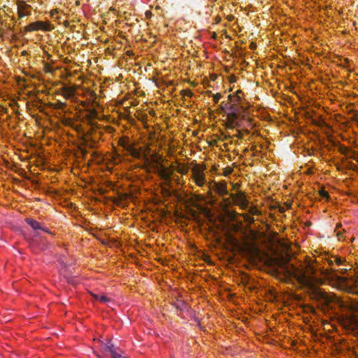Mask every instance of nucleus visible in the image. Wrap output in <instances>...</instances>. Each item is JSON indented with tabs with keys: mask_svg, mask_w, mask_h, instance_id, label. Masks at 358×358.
<instances>
[{
	"mask_svg": "<svg viewBox=\"0 0 358 358\" xmlns=\"http://www.w3.org/2000/svg\"><path fill=\"white\" fill-rule=\"evenodd\" d=\"M287 275L295 279L299 284L308 287L314 297L328 306L337 300L336 295L322 291L317 286L323 283L322 278L317 276L316 270L310 264H301L299 267L291 265L287 268Z\"/></svg>",
	"mask_w": 358,
	"mask_h": 358,
	"instance_id": "f257e3e1",
	"label": "nucleus"
},
{
	"mask_svg": "<svg viewBox=\"0 0 358 358\" xmlns=\"http://www.w3.org/2000/svg\"><path fill=\"white\" fill-rule=\"evenodd\" d=\"M228 99L229 101L222 102L221 106L227 114L229 121L234 124L243 115L246 108V102L243 98V92L241 90L229 94Z\"/></svg>",
	"mask_w": 358,
	"mask_h": 358,
	"instance_id": "f03ea898",
	"label": "nucleus"
},
{
	"mask_svg": "<svg viewBox=\"0 0 358 358\" xmlns=\"http://www.w3.org/2000/svg\"><path fill=\"white\" fill-rule=\"evenodd\" d=\"M138 142L131 140L128 136H122L118 140V145L123 148L125 155H129L134 159L143 161V166H148L150 158L146 150L142 147H137Z\"/></svg>",
	"mask_w": 358,
	"mask_h": 358,
	"instance_id": "7ed1b4c3",
	"label": "nucleus"
},
{
	"mask_svg": "<svg viewBox=\"0 0 358 358\" xmlns=\"http://www.w3.org/2000/svg\"><path fill=\"white\" fill-rule=\"evenodd\" d=\"M87 94H89V97L87 98L85 101H80L78 99V102H76L83 108V109L87 112L85 115L86 118L89 121H92L98 117V113L96 109V94L94 92L88 91Z\"/></svg>",
	"mask_w": 358,
	"mask_h": 358,
	"instance_id": "20e7f679",
	"label": "nucleus"
},
{
	"mask_svg": "<svg viewBox=\"0 0 358 358\" xmlns=\"http://www.w3.org/2000/svg\"><path fill=\"white\" fill-rule=\"evenodd\" d=\"M206 166L203 164H196L192 168V178L199 187H203L206 182Z\"/></svg>",
	"mask_w": 358,
	"mask_h": 358,
	"instance_id": "39448f33",
	"label": "nucleus"
},
{
	"mask_svg": "<svg viewBox=\"0 0 358 358\" xmlns=\"http://www.w3.org/2000/svg\"><path fill=\"white\" fill-rule=\"evenodd\" d=\"M77 88V85H66L59 90V94L65 99L70 100L73 103L78 102V98L76 96Z\"/></svg>",
	"mask_w": 358,
	"mask_h": 358,
	"instance_id": "423d86ee",
	"label": "nucleus"
},
{
	"mask_svg": "<svg viewBox=\"0 0 358 358\" xmlns=\"http://www.w3.org/2000/svg\"><path fill=\"white\" fill-rule=\"evenodd\" d=\"M230 197L232 199L236 205L240 206L243 210H245L248 206V201L244 192H238L235 194H230Z\"/></svg>",
	"mask_w": 358,
	"mask_h": 358,
	"instance_id": "0eeeda50",
	"label": "nucleus"
},
{
	"mask_svg": "<svg viewBox=\"0 0 358 358\" xmlns=\"http://www.w3.org/2000/svg\"><path fill=\"white\" fill-rule=\"evenodd\" d=\"M212 188L220 196H225L229 194L227 190V186L225 181L221 182H213Z\"/></svg>",
	"mask_w": 358,
	"mask_h": 358,
	"instance_id": "6e6552de",
	"label": "nucleus"
},
{
	"mask_svg": "<svg viewBox=\"0 0 358 358\" xmlns=\"http://www.w3.org/2000/svg\"><path fill=\"white\" fill-rule=\"evenodd\" d=\"M25 31H31L35 30H46L49 31L54 29L53 24H29L25 27Z\"/></svg>",
	"mask_w": 358,
	"mask_h": 358,
	"instance_id": "1a4fd4ad",
	"label": "nucleus"
},
{
	"mask_svg": "<svg viewBox=\"0 0 358 358\" xmlns=\"http://www.w3.org/2000/svg\"><path fill=\"white\" fill-rule=\"evenodd\" d=\"M158 174L160 178L169 182L172 175V171L163 165H161L158 169Z\"/></svg>",
	"mask_w": 358,
	"mask_h": 358,
	"instance_id": "9d476101",
	"label": "nucleus"
},
{
	"mask_svg": "<svg viewBox=\"0 0 358 358\" xmlns=\"http://www.w3.org/2000/svg\"><path fill=\"white\" fill-rule=\"evenodd\" d=\"M25 221L34 231L41 230L46 233H50L46 227H43L39 222L34 219L27 218Z\"/></svg>",
	"mask_w": 358,
	"mask_h": 358,
	"instance_id": "9b49d317",
	"label": "nucleus"
},
{
	"mask_svg": "<svg viewBox=\"0 0 358 358\" xmlns=\"http://www.w3.org/2000/svg\"><path fill=\"white\" fill-rule=\"evenodd\" d=\"M30 13V6L24 2L17 4V14L20 19L28 15Z\"/></svg>",
	"mask_w": 358,
	"mask_h": 358,
	"instance_id": "f8f14e48",
	"label": "nucleus"
},
{
	"mask_svg": "<svg viewBox=\"0 0 358 358\" xmlns=\"http://www.w3.org/2000/svg\"><path fill=\"white\" fill-rule=\"evenodd\" d=\"M50 106L55 110H61L64 113H66V103L60 101H57L55 103H50Z\"/></svg>",
	"mask_w": 358,
	"mask_h": 358,
	"instance_id": "ddd939ff",
	"label": "nucleus"
},
{
	"mask_svg": "<svg viewBox=\"0 0 358 358\" xmlns=\"http://www.w3.org/2000/svg\"><path fill=\"white\" fill-rule=\"evenodd\" d=\"M92 296L94 299L99 301L101 303H106L110 302L111 300L110 298L107 297L105 295H99V294H92Z\"/></svg>",
	"mask_w": 358,
	"mask_h": 358,
	"instance_id": "4468645a",
	"label": "nucleus"
},
{
	"mask_svg": "<svg viewBox=\"0 0 358 358\" xmlns=\"http://www.w3.org/2000/svg\"><path fill=\"white\" fill-rule=\"evenodd\" d=\"M122 157L117 152H115L112 157V162L113 164H118L122 162Z\"/></svg>",
	"mask_w": 358,
	"mask_h": 358,
	"instance_id": "2eb2a0df",
	"label": "nucleus"
},
{
	"mask_svg": "<svg viewBox=\"0 0 358 358\" xmlns=\"http://www.w3.org/2000/svg\"><path fill=\"white\" fill-rule=\"evenodd\" d=\"M231 31L236 35L241 34L243 29L239 26V24H231Z\"/></svg>",
	"mask_w": 358,
	"mask_h": 358,
	"instance_id": "dca6fc26",
	"label": "nucleus"
},
{
	"mask_svg": "<svg viewBox=\"0 0 358 358\" xmlns=\"http://www.w3.org/2000/svg\"><path fill=\"white\" fill-rule=\"evenodd\" d=\"M188 171H189L188 166L186 165H184V164L179 166L177 169V171L179 173L182 174V175H186L188 173Z\"/></svg>",
	"mask_w": 358,
	"mask_h": 358,
	"instance_id": "f3484780",
	"label": "nucleus"
},
{
	"mask_svg": "<svg viewBox=\"0 0 358 358\" xmlns=\"http://www.w3.org/2000/svg\"><path fill=\"white\" fill-rule=\"evenodd\" d=\"M338 150L341 152V154L346 156H348L350 152L349 148L345 145H340L338 148Z\"/></svg>",
	"mask_w": 358,
	"mask_h": 358,
	"instance_id": "a211bd4d",
	"label": "nucleus"
},
{
	"mask_svg": "<svg viewBox=\"0 0 358 358\" xmlns=\"http://www.w3.org/2000/svg\"><path fill=\"white\" fill-rule=\"evenodd\" d=\"M334 262H336L337 265H341L343 260L337 257H333L330 260H329V264L332 265Z\"/></svg>",
	"mask_w": 358,
	"mask_h": 358,
	"instance_id": "6ab92c4d",
	"label": "nucleus"
},
{
	"mask_svg": "<svg viewBox=\"0 0 358 358\" xmlns=\"http://www.w3.org/2000/svg\"><path fill=\"white\" fill-rule=\"evenodd\" d=\"M62 122L66 126H71L72 127L73 124V121L71 118L69 117H64L62 120Z\"/></svg>",
	"mask_w": 358,
	"mask_h": 358,
	"instance_id": "aec40b11",
	"label": "nucleus"
},
{
	"mask_svg": "<svg viewBox=\"0 0 358 358\" xmlns=\"http://www.w3.org/2000/svg\"><path fill=\"white\" fill-rule=\"evenodd\" d=\"M221 98H222V95L220 93H217L213 95V101L217 103L219 102V101L221 99Z\"/></svg>",
	"mask_w": 358,
	"mask_h": 358,
	"instance_id": "412c9836",
	"label": "nucleus"
},
{
	"mask_svg": "<svg viewBox=\"0 0 358 358\" xmlns=\"http://www.w3.org/2000/svg\"><path fill=\"white\" fill-rule=\"evenodd\" d=\"M181 93L183 96H187L189 97H191L193 94V93L189 90H182Z\"/></svg>",
	"mask_w": 358,
	"mask_h": 358,
	"instance_id": "4be33fe9",
	"label": "nucleus"
},
{
	"mask_svg": "<svg viewBox=\"0 0 358 358\" xmlns=\"http://www.w3.org/2000/svg\"><path fill=\"white\" fill-rule=\"evenodd\" d=\"M336 236H338V238L341 240L343 238V234L341 231L338 229V225H337L336 229Z\"/></svg>",
	"mask_w": 358,
	"mask_h": 358,
	"instance_id": "5701e85b",
	"label": "nucleus"
},
{
	"mask_svg": "<svg viewBox=\"0 0 358 358\" xmlns=\"http://www.w3.org/2000/svg\"><path fill=\"white\" fill-rule=\"evenodd\" d=\"M110 352H111L113 358H121V356L113 352L112 349H110Z\"/></svg>",
	"mask_w": 358,
	"mask_h": 358,
	"instance_id": "b1692460",
	"label": "nucleus"
},
{
	"mask_svg": "<svg viewBox=\"0 0 358 358\" xmlns=\"http://www.w3.org/2000/svg\"><path fill=\"white\" fill-rule=\"evenodd\" d=\"M250 49L252 50H254L257 48V44L254 42L250 43Z\"/></svg>",
	"mask_w": 358,
	"mask_h": 358,
	"instance_id": "393cba45",
	"label": "nucleus"
},
{
	"mask_svg": "<svg viewBox=\"0 0 358 358\" xmlns=\"http://www.w3.org/2000/svg\"><path fill=\"white\" fill-rule=\"evenodd\" d=\"M145 14L147 19H150V17L152 15L150 11H146Z\"/></svg>",
	"mask_w": 358,
	"mask_h": 358,
	"instance_id": "a878e982",
	"label": "nucleus"
},
{
	"mask_svg": "<svg viewBox=\"0 0 358 358\" xmlns=\"http://www.w3.org/2000/svg\"><path fill=\"white\" fill-rule=\"evenodd\" d=\"M28 55V52L27 50H23L21 52V56L25 57Z\"/></svg>",
	"mask_w": 358,
	"mask_h": 358,
	"instance_id": "bb28decb",
	"label": "nucleus"
},
{
	"mask_svg": "<svg viewBox=\"0 0 358 358\" xmlns=\"http://www.w3.org/2000/svg\"><path fill=\"white\" fill-rule=\"evenodd\" d=\"M234 19V17L232 15H227V20L229 21H231Z\"/></svg>",
	"mask_w": 358,
	"mask_h": 358,
	"instance_id": "cd10ccee",
	"label": "nucleus"
},
{
	"mask_svg": "<svg viewBox=\"0 0 358 358\" xmlns=\"http://www.w3.org/2000/svg\"><path fill=\"white\" fill-rule=\"evenodd\" d=\"M224 202H225L227 204L230 203V201H229V198L224 199Z\"/></svg>",
	"mask_w": 358,
	"mask_h": 358,
	"instance_id": "c85d7f7f",
	"label": "nucleus"
},
{
	"mask_svg": "<svg viewBox=\"0 0 358 358\" xmlns=\"http://www.w3.org/2000/svg\"><path fill=\"white\" fill-rule=\"evenodd\" d=\"M321 194L323 196H327V193L324 191H323Z\"/></svg>",
	"mask_w": 358,
	"mask_h": 358,
	"instance_id": "c756f323",
	"label": "nucleus"
},
{
	"mask_svg": "<svg viewBox=\"0 0 358 358\" xmlns=\"http://www.w3.org/2000/svg\"><path fill=\"white\" fill-rule=\"evenodd\" d=\"M220 20H221V18H220V17H219V18H217V22H219Z\"/></svg>",
	"mask_w": 358,
	"mask_h": 358,
	"instance_id": "7c9ffc66",
	"label": "nucleus"
},
{
	"mask_svg": "<svg viewBox=\"0 0 358 358\" xmlns=\"http://www.w3.org/2000/svg\"><path fill=\"white\" fill-rule=\"evenodd\" d=\"M36 22L39 23V22H43L41 21V20H38V21H36Z\"/></svg>",
	"mask_w": 358,
	"mask_h": 358,
	"instance_id": "2f4dec72",
	"label": "nucleus"
},
{
	"mask_svg": "<svg viewBox=\"0 0 358 358\" xmlns=\"http://www.w3.org/2000/svg\"><path fill=\"white\" fill-rule=\"evenodd\" d=\"M63 22L66 23V22H68V21L65 20L63 21Z\"/></svg>",
	"mask_w": 358,
	"mask_h": 358,
	"instance_id": "473e14b6",
	"label": "nucleus"
}]
</instances>
